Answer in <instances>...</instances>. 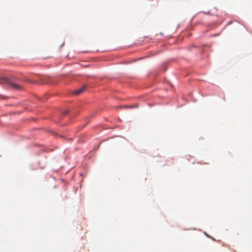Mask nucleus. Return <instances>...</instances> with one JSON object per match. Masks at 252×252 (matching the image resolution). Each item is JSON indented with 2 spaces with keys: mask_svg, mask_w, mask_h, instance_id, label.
Wrapping results in <instances>:
<instances>
[{
  "mask_svg": "<svg viewBox=\"0 0 252 252\" xmlns=\"http://www.w3.org/2000/svg\"><path fill=\"white\" fill-rule=\"evenodd\" d=\"M67 113V112H65V114H66Z\"/></svg>",
  "mask_w": 252,
  "mask_h": 252,
  "instance_id": "20e7f679",
  "label": "nucleus"
},
{
  "mask_svg": "<svg viewBox=\"0 0 252 252\" xmlns=\"http://www.w3.org/2000/svg\"><path fill=\"white\" fill-rule=\"evenodd\" d=\"M86 86H84L81 88L75 91L73 93L75 94L78 95L79 94H82L84 91V90L86 89Z\"/></svg>",
  "mask_w": 252,
  "mask_h": 252,
  "instance_id": "f03ea898",
  "label": "nucleus"
},
{
  "mask_svg": "<svg viewBox=\"0 0 252 252\" xmlns=\"http://www.w3.org/2000/svg\"><path fill=\"white\" fill-rule=\"evenodd\" d=\"M0 83H6L9 84L13 89L20 90L22 87L21 85L12 82L8 77H4L0 80Z\"/></svg>",
  "mask_w": 252,
  "mask_h": 252,
  "instance_id": "f257e3e1",
  "label": "nucleus"
},
{
  "mask_svg": "<svg viewBox=\"0 0 252 252\" xmlns=\"http://www.w3.org/2000/svg\"><path fill=\"white\" fill-rule=\"evenodd\" d=\"M208 237H210L209 235H206Z\"/></svg>",
  "mask_w": 252,
  "mask_h": 252,
  "instance_id": "39448f33",
  "label": "nucleus"
},
{
  "mask_svg": "<svg viewBox=\"0 0 252 252\" xmlns=\"http://www.w3.org/2000/svg\"><path fill=\"white\" fill-rule=\"evenodd\" d=\"M137 107H138L137 106H129V107H130V108Z\"/></svg>",
  "mask_w": 252,
  "mask_h": 252,
  "instance_id": "7ed1b4c3",
  "label": "nucleus"
}]
</instances>
